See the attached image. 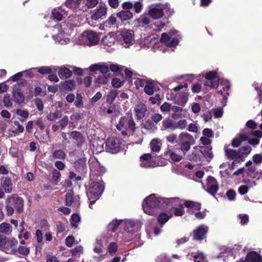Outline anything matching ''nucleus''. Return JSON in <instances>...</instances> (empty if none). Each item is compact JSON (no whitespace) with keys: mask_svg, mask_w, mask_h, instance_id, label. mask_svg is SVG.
I'll return each mask as SVG.
<instances>
[{"mask_svg":"<svg viewBox=\"0 0 262 262\" xmlns=\"http://www.w3.org/2000/svg\"><path fill=\"white\" fill-rule=\"evenodd\" d=\"M173 200L179 201V198H157L155 194H150L144 199L143 204L144 212L147 214L156 216L158 214L156 211L157 208H165Z\"/></svg>","mask_w":262,"mask_h":262,"instance_id":"obj_1","label":"nucleus"},{"mask_svg":"<svg viewBox=\"0 0 262 262\" xmlns=\"http://www.w3.org/2000/svg\"><path fill=\"white\" fill-rule=\"evenodd\" d=\"M251 147L249 146H242L237 150L228 149V146H225L226 157L228 159L233 160L232 164H234V162H244L245 158L251 152Z\"/></svg>","mask_w":262,"mask_h":262,"instance_id":"obj_2","label":"nucleus"},{"mask_svg":"<svg viewBox=\"0 0 262 262\" xmlns=\"http://www.w3.org/2000/svg\"><path fill=\"white\" fill-rule=\"evenodd\" d=\"M117 129L123 136L133 134L136 130V123L131 114H126L121 117L116 125Z\"/></svg>","mask_w":262,"mask_h":262,"instance_id":"obj_3","label":"nucleus"},{"mask_svg":"<svg viewBox=\"0 0 262 262\" xmlns=\"http://www.w3.org/2000/svg\"><path fill=\"white\" fill-rule=\"evenodd\" d=\"M18 243L17 240L14 237L9 238L4 235H0V250L7 254H16Z\"/></svg>","mask_w":262,"mask_h":262,"instance_id":"obj_4","label":"nucleus"},{"mask_svg":"<svg viewBox=\"0 0 262 262\" xmlns=\"http://www.w3.org/2000/svg\"><path fill=\"white\" fill-rule=\"evenodd\" d=\"M177 143L180 146V149L184 152H187L190 146L194 143V140L192 136L185 132L179 134L177 139Z\"/></svg>","mask_w":262,"mask_h":262,"instance_id":"obj_5","label":"nucleus"},{"mask_svg":"<svg viewBox=\"0 0 262 262\" xmlns=\"http://www.w3.org/2000/svg\"><path fill=\"white\" fill-rule=\"evenodd\" d=\"M104 186L101 183L93 181L87 189V195L89 200L98 199L102 194Z\"/></svg>","mask_w":262,"mask_h":262,"instance_id":"obj_6","label":"nucleus"},{"mask_svg":"<svg viewBox=\"0 0 262 262\" xmlns=\"http://www.w3.org/2000/svg\"><path fill=\"white\" fill-rule=\"evenodd\" d=\"M245 174L252 178L257 179L262 177V171H256L254 165H245V167L239 168L233 173V174L236 176Z\"/></svg>","mask_w":262,"mask_h":262,"instance_id":"obj_7","label":"nucleus"},{"mask_svg":"<svg viewBox=\"0 0 262 262\" xmlns=\"http://www.w3.org/2000/svg\"><path fill=\"white\" fill-rule=\"evenodd\" d=\"M79 39L82 40L81 43H86L89 46H94L99 42L100 37L96 32L87 30L82 33Z\"/></svg>","mask_w":262,"mask_h":262,"instance_id":"obj_8","label":"nucleus"},{"mask_svg":"<svg viewBox=\"0 0 262 262\" xmlns=\"http://www.w3.org/2000/svg\"><path fill=\"white\" fill-rule=\"evenodd\" d=\"M119 40L125 48L132 46L134 42V32L133 30L123 29L120 31Z\"/></svg>","mask_w":262,"mask_h":262,"instance_id":"obj_9","label":"nucleus"},{"mask_svg":"<svg viewBox=\"0 0 262 262\" xmlns=\"http://www.w3.org/2000/svg\"><path fill=\"white\" fill-rule=\"evenodd\" d=\"M176 33L177 31L175 30H171L169 34L164 33L162 34L161 37V41L164 43L166 46L169 47H173L176 46L179 43V35H177L175 37H172Z\"/></svg>","mask_w":262,"mask_h":262,"instance_id":"obj_10","label":"nucleus"},{"mask_svg":"<svg viewBox=\"0 0 262 262\" xmlns=\"http://www.w3.org/2000/svg\"><path fill=\"white\" fill-rule=\"evenodd\" d=\"M6 202L10 204L18 213L23 212L24 201L22 198L18 196L16 194H13L8 196Z\"/></svg>","mask_w":262,"mask_h":262,"instance_id":"obj_11","label":"nucleus"},{"mask_svg":"<svg viewBox=\"0 0 262 262\" xmlns=\"http://www.w3.org/2000/svg\"><path fill=\"white\" fill-rule=\"evenodd\" d=\"M163 8V6L160 4L151 5L148 7V14L154 19H160L164 15Z\"/></svg>","mask_w":262,"mask_h":262,"instance_id":"obj_12","label":"nucleus"},{"mask_svg":"<svg viewBox=\"0 0 262 262\" xmlns=\"http://www.w3.org/2000/svg\"><path fill=\"white\" fill-rule=\"evenodd\" d=\"M105 147L107 152L116 154L120 150V140L117 138H110L106 141Z\"/></svg>","mask_w":262,"mask_h":262,"instance_id":"obj_13","label":"nucleus"},{"mask_svg":"<svg viewBox=\"0 0 262 262\" xmlns=\"http://www.w3.org/2000/svg\"><path fill=\"white\" fill-rule=\"evenodd\" d=\"M205 190L212 196H215L219 190V186L216 180L212 176H209L206 180Z\"/></svg>","mask_w":262,"mask_h":262,"instance_id":"obj_14","label":"nucleus"},{"mask_svg":"<svg viewBox=\"0 0 262 262\" xmlns=\"http://www.w3.org/2000/svg\"><path fill=\"white\" fill-rule=\"evenodd\" d=\"M116 37L114 33H109L105 35L101 40L104 48L108 52H112L116 42Z\"/></svg>","mask_w":262,"mask_h":262,"instance_id":"obj_15","label":"nucleus"},{"mask_svg":"<svg viewBox=\"0 0 262 262\" xmlns=\"http://www.w3.org/2000/svg\"><path fill=\"white\" fill-rule=\"evenodd\" d=\"M90 178L92 180H99L106 171L105 168L101 165H90Z\"/></svg>","mask_w":262,"mask_h":262,"instance_id":"obj_16","label":"nucleus"},{"mask_svg":"<svg viewBox=\"0 0 262 262\" xmlns=\"http://www.w3.org/2000/svg\"><path fill=\"white\" fill-rule=\"evenodd\" d=\"M209 228L205 225H201L193 231V239L202 241L206 238Z\"/></svg>","mask_w":262,"mask_h":262,"instance_id":"obj_17","label":"nucleus"},{"mask_svg":"<svg viewBox=\"0 0 262 262\" xmlns=\"http://www.w3.org/2000/svg\"><path fill=\"white\" fill-rule=\"evenodd\" d=\"M205 78L207 81L205 82V85L216 89L219 84V78L214 71H210L206 73Z\"/></svg>","mask_w":262,"mask_h":262,"instance_id":"obj_18","label":"nucleus"},{"mask_svg":"<svg viewBox=\"0 0 262 262\" xmlns=\"http://www.w3.org/2000/svg\"><path fill=\"white\" fill-rule=\"evenodd\" d=\"M134 111L135 112L136 117L138 119L143 118L147 112V107L146 105L143 102H138L135 106Z\"/></svg>","mask_w":262,"mask_h":262,"instance_id":"obj_19","label":"nucleus"},{"mask_svg":"<svg viewBox=\"0 0 262 262\" xmlns=\"http://www.w3.org/2000/svg\"><path fill=\"white\" fill-rule=\"evenodd\" d=\"M159 89V88L157 83L155 81L148 78L145 84L144 91L146 94L151 95L154 94V92Z\"/></svg>","mask_w":262,"mask_h":262,"instance_id":"obj_20","label":"nucleus"},{"mask_svg":"<svg viewBox=\"0 0 262 262\" xmlns=\"http://www.w3.org/2000/svg\"><path fill=\"white\" fill-rule=\"evenodd\" d=\"M106 11V6L99 5L95 12L92 15L91 18L94 20L102 19L105 17Z\"/></svg>","mask_w":262,"mask_h":262,"instance_id":"obj_21","label":"nucleus"},{"mask_svg":"<svg viewBox=\"0 0 262 262\" xmlns=\"http://www.w3.org/2000/svg\"><path fill=\"white\" fill-rule=\"evenodd\" d=\"M12 182L10 178L3 177L1 181V187L6 193H10L12 190Z\"/></svg>","mask_w":262,"mask_h":262,"instance_id":"obj_22","label":"nucleus"},{"mask_svg":"<svg viewBox=\"0 0 262 262\" xmlns=\"http://www.w3.org/2000/svg\"><path fill=\"white\" fill-rule=\"evenodd\" d=\"M57 30L59 33L57 35H53V38L55 40L56 42H58L61 45H63L64 43H67L69 41V39H61L62 36V30H61V26L60 24H56L54 25L53 27V30L55 31Z\"/></svg>","mask_w":262,"mask_h":262,"instance_id":"obj_23","label":"nucleus"},{"mask_svg":"<svg viewBox=\"0 0 262 262\" xmlns=\"http://www.w3.org/2000/svg\"><path fill=\"white\" fill-rule=\"evenodd\" d=\"M82 4V0H67L65 5L69 8L72 9L74 12L81 11L80 5Z\"/></svg>","mask_w":262,"mask_h":262,"instance_id":"obj_24","label":"nucleus"},{"mask_svg":"<svg viewBox=\"0 0 262 262\" xmlns=\"http://www.w3.org/2000/svg\"><path fill=\"white\" fill-rule=\"evenodd\" d=\"M245 260L246 262H262V257L257 252L252 251L247 254Z\"/></svg>","mask_w":262,"mask_h":262,"instance_id":"obj_25","label":"nucleus"},{"mask_svg":"<svg viewBox=\"0 0 262 262\" xmlns=\"http://www.w3.org/2000/svg\"><path fill=\"white\" fill-rule=\"evenodd\" d=\"M168 129L171 130L176 129V121L170 119H164L162 122L161 130L162 131H165Z\"/></svg>","mask_w":262,"mask_h":262,"instance_id":"obj_26","label":"nucleus"},{"mask_svg":"<svg viewBox=\"0 0 262 262\" xmlns=\"http://www.w3.org/2000/svg\"><path fill=\"white\" fill-rule=\"evenodd\" d=\"M248 135V142L250 144L255 146L259 143V140L258 138L262 137V133L260 130L251 131L250 135L252 136L256 137L257 138L250 139V135Z\"/></svg>","mask_w":262,"mask_h":262,"instance_id":"obj_27","label":"nucleus"},{"mask_svg":"<svg viewBox=\"0 0 262 262\" xmlns=\"http://www.w3.org/2000/svg\"><path fill=\"white\" fill-rule=\"evenodd\" d=\"M172 217L173 213L172 212H169V213L164 212H161L157 217V221L161 227H162Z\"/></svg>","mask_w":262,"mask_h":262,"instance_id":"obj_28","label":"nucleus"},{"mask_svg":"<svg viewBox=\"0 0 262 262\" xmlns=\"http://www.w3.org/2000/svg\"><path fill=\"white\" fill-rule=\"evenodd\" d=\"M12 128L9 129L8 131L14 135H18L24 131V127L20 124L18 121L15 120L13 122Z\"/></svg>","mask_w":262,"mask_h":262,"instance_id":"obj_29","label":"nucleus"},{"mask_svg":"<svg viewBox=\"0 0 262 262\" xmlns=\"http://www.w3.org/2000/svg\"><path fill=\"white\" fill-rule=\"evenodd\" d=\"M116 16L121 21H124L133 18V13L130 10H122L117 13Z\"/></svg>","mask_w":262,"mask_h":262,"instance_id":"obj_30","label":"nucleus"},{"mask_svg":"<svg viewBox=\"0 0 262 262\" xmlns=\"http://www.w3.org/2000/svg\"><path fill=\"white\" fill-rule=\"evenodd\" d=\"M52 14L53 17L58 20H61L63 17L67 15V12L60 7L54 9L53 10Z\"/></svg>","mask_w":262,"mask_h":262,"instance_id":"obj_31","label":"nucleus"},{"mask_svg":"<svg viewBox=\"0 0 262 262\" xmlns=\"http://www.w3.org/2000/svg\"><path fill=\"white\" fill-rule=\"evenodd\" d=\"M166 159H171L172 161L178 162L182 159V156L177 155L171 149H168L165 152Z\"/></svg>","mask_w":262,"mask_h":262,"instance_id":"obj_32","label":"nucleus"},{"mask_svg":"<svg viewBox=\"0 0 262 262\" xmlns=\"http://www.w3.org/2000/svg\"><path fill=\"white\" fill-rule=\"evenodd\" d=\"M71 137L75 140L77 143V145L81 146L84 141V138L80 133L77 131L72 132L70 134Z\"/></svg>","mask_w":262,"mask_h":262,"instance_id":"obj_33","label":"nucleus"},{"mask_svg":"<svg viewBox=\"0 0 262 262\" xmlns=\"http://www.w3.org/2000/svg\"><path fill=\"white\" fill-rule=\"evenodd\" d=\"M184 205L188 209H194L195 210H200L201 209V203L195 202L192 201H185L184 203Z\"/></svg>","mask_w":262,"mask_h":262,"instance_id":"obj_34","label":"nucleus"},{"mask_svg":"<svg viewBox=\"0 0 262 262\" xmlns=\"http://www.w3.org/2000/svg\"><path fill=\"white\" fill-rule=\"evenodd\" d=\"M124 229L128 233H133L138 230V227L134 222L127 221L125 223Z\"/></svg>","mask_w":262,"mask_h":262,"instance_id":"obj_35","label":"nucleus"},{"mask_svg":"<svg viewBox=\"0 0 262 262\" xmlns=\"http://www.w3.org/2000/svg\"><path fill=\"white\" fill-rule=\"evenodd\" d=\"M171 111L172 112L171 114L172 119H177L181 117V113L183 111L182 107L172 105Z\"/></svg>","mask_w":262,"mask_h":262,"instance_id":"obj_36","label":"nucleus"},{"mask_svg":"<svg viewBox=\"0 0 262 262\" xmlns=\"http://www.w3.org/2000/svg\"><path fill=\"white\" fill-rule=\"evenodd\" d=\"M161 145V140L157 138L152 139L150 143L151 151L154 152H159L160 150Z\"/></svg>","mask_w":262,"mask_h":262,"instance_id":"obj_37","label":"nucleus"},{"mask_svg":"<svg viewBox=\"0 0 262 262\" xmlns=\"http://www.w3.org/2000/svg\"><path fill=\"white\" fill-rule=\"evenodd\" d=\"M211 149L212 147L210 146L205 147L202 149V153L204 154V156L207 159V162H210L213 157Z\"/></svg>","mask_w":262,"mask_h":262,"instance_id":"obj_38","label":"nucleus"},{"mask_svg":"<svg viewBox=\"0 0 262 262\" xmlns=\"http://www.w3.org/2000/svg\"><path fill=\"white\" fill-rule=\"evenodd\" d=\"M248 139V135L247 134H241L238 138H235L232 142V145L234 147L239 146L241 143L245 141Z\"/></svg>","mask_w":262,"mask_h":262,"instance_id":"obj_39","label":"nucleus"},{"mask_svg":"<svg viewBox=\"0 0 262 262\" xmlns=\"http://www.w3.org/2000/svg\"><path fill=\"white\" fill-rule=\"evenodd\" d=\"M136 20L138 24L142 27L147 25L150 23L149 17L144 14L140 15Z\"/></svg>","mask_w":262,"mask_h":262,"instance_id":"obj_40","label":"nucleus"},{"mask_svg":"<svg viewBox=\"0 0 262 262\" xmlns=\"http://www.w3.org/2000/svg\"><path fill=\"white\" fill-rule=\"evenodd\" d=\"M16 114L19 117L18 119L21 122H25L29 117V112L27 111L17 109L16 110Z\"/></svg>","mask_w":262,"mask_h":262,"instance_id":"obj_41","label":"nucleus"},{"mask_svg":"<svg viewBox=\"0 0 262 262\" xmlns=\"http://www.w3.org/2000/svg\"><path fill=\"white\" fill-rule=\"evenodd\" d=\"M12 232L11 225L7 223H3L0 224V233L9 235Z\"/></svg>","mask_w":262,"mask_h":262,"instance_id":"obj_42","label":"nucleus"},{"mask_svg":"<svg viewBox=\"0 0 262 262\" xmlns=\"http://www.w3.org/2000/svg\"><path fill=\"white\" fill-rule=\"evenodd\" d=\"M184 204H179L177 207L173 208V215L174 214L176 216H182L184 215Z\"/></svg>","mask_w":262,"mask_h":262,"instance_id":"obj_43","label":"nucleus"},{"mask_svg":"<svg viewBox=\"0 0 262 262\" xmlns=\"http://www.w3.org/2000/svg\"><path fill=\"white\" fill-rule=\"evenodd\" d=\"M62 116V113L60 111L56 110L54 112H50L47 116V118L51 121H54L60 118Z\"/></svg>","mask_w":262,"mask_h":262,"instance_id":"obj_44","label":"nucleus"},{"mask_svg":"<svg viewBox=\"0 0 262 262\" xmlns=\"http://www.w3.org/2000/svg\"><path fill=\"white\" fill-rule=\"evenodd\" d=\"M123 222L122 220H118L117 219H115L112 221L108 225V229L110 231L112 232H114L117 229L119 225Z\"/></svg>","mask_w":262,"mask_h":262,"instance_id":"obj_45","label":"nucleus"},{"mask_svg":"<svg viewBox=\"0 0 262 262\" xmlns=\"http://www.w3.org/2000/svg\"><path fill=\"white\" fill-rule=\"evenodd\" d=\"M148 79V78H138L136 79L134 83H135L136 88L137 89H139L140 88H144L145 84L146 83V82H147Z\"/></svg>","mask_w":262,"mask_h":262,"instance_id":"obj_46","label":"nucleus"},{"mask_svg":"<svg viewBox=\"0 0 262 262\" xmlns=\"http://www.w3.org/2000/svg\"><path fill=\"white\" fill-rule=\"evenodd\" d=\"M119 91L116 90H113L110 91L107 96V102L112 103L115 99L118 97Z\"/></svg>","mask_w":262,"mask_h":262,"instance_id":"obj_47","label":"nucleus"},{"mask_svg":"<svg viewBox=\"0 0 262 262\" xmlns=\"http://www.w3.org/2000/svg\"><path fill=\"white\" fill-rule=\"evenodd\" d=\"M80 221V217L79 215L76 213H73L71 217V224L73 228H77L78 225L77 223L79 222Z\"/></svg>","mask_w":262,"mask_h":262,"instance_id":"obj_48","label":"nucleus"},{"mask_svg":"<svg viewBox=\"0 0 262 262\" xmlns=\"http://www.w3.org/2000/svg\"><path fill=\"white\" fill-rule=\"evenodd\" d=\"M3 98L4 107L9 108L12 106V102L11 99L10 95L6 94L4 95Z\"/></svg>","mask_w":262,"mask_h":262,"instance_id":"obj_49","label":"nucleus"},{"mask_svg":"<svg viewBox=\"0 0 262 262\" xmlns=\"http://www.w3.org/2000/svg\"><path fill=\"white\" fill-rule=\"evenodd\" d=\"M99 0H82V4L84 5L87 8H92L96 6Z\"/></svg>","mask_w":262,"mask_h":262,"instance_id":"obj_50","label":"nucleus"},{"mask_svg":"<svg viewBox=\"0 0 262 262\" xmlns=\"http://www.w3.org/2000/svg\"><path fill=\"white\" fill-rule=\"evenodd\" d=\"M72 72L67 68H62L59 71V75L62 77L68 78L72 75Z\"/></svg>","mask_w":262,"mask_h":262,"instance_id":"obj_51","label":"nucleus"},{"mask_svg":"<svg viewBox=\"0 0 262 262\" xmlns=\"http://www.w3.org/2000/svg\"><path fill=\"white\" fill-rule=\"evenodd\" d=\"M62 86L66 90L70 91L75 88V83L73 80H68L62 83Z\"/></svg>","mask_w":262,"mask_h":262,"instance_id":"obj_52","label":"nucleus"},{"mask_svg":"<svg viewBox=\"0 0 262 262\" xmlns=\"http://www.w3.org/2000/svg\"><path fill=\"white\" fill-rule=\"evenodd\" d=\"M13 97L15 102L20 104L24 101V97L20 92L13 93Z\"/></svg>","mask_w":262,"mask_h":262,"instance_id":"obj_53","label":"nucleus"},{"mask_svg":"<svg viewBox=\"0 0 262 262\" xmlns=\"http://www.w3.org/2000/svg\"><path fill=\"white\" fill-rule=\"evenodd\" d=\"M165 26V23L162 21H156L151 24L150 27L154 31H160Z\"/></svg>","mask_w":262,"mask_h":262,"instance_id":"obj_54","label":"nucleus"},{"mask_svg":"<svg viewBox=\"0 0 262 262\" xmlns=\"http://www.w3.org/2000/svg\"><path fill=\"white\" fill-rule=\"evenodd\" d=\"M176 129H185L187 126V122L185 119H181L177 122L176 121Z\"/></svg>","mask_w":262,"mask_h":262,"instance_id":"obj_55","label":"nucleus"},{"mask_svg":"<svg viewBox=\"0 0 262 262\" xmlns=\"http://www.w3.org/2000/svg\"><path fill=\"white\" fill-rule=\"evenodd\" d=\"M221 84L224 86L223 88V91L222 90H219L217 91L218 93L220 94L221 95H223V94L225 92L227 94H228V91L230 89V84L229 81L227 80H224L221 83Z\"/></svg>","mask_w":262,"mask_h":262,"instance_id":"obj_56","label":"nucleus"},{"mask_svg":"<svg viewBox=\"0 0 262 262\" xmlns=\"http://www.w3.org/2000/svg\"><path fill=\"white\" fill-rule=\"evenodd\" d=\"M66 156L65 152L61 149L56 150L53 154V158L58 159H63L65 158Z\"/></svg>","mask_w":262,"mask_h":262,"instance_id":"obj_57","label":"nucleus"},{"mask_svg":"<svg viewBox=\"0 0 262 262\" xmlns=\"http://www.w3.org/2000/svg\"><path fill=\"white\" fill-rule=\"evenodd\" d=\"M172 170L173 172L178 174H184L185 170L181 165H172Z\"/></svg>","mask_w":262,"mask_h":262,"instance_id":"obj_58","label":"nucleus"},{"mask_svg":"<svg viewBox=\"0 0 262 262\" xmlns=\"http://www.w3.org/2000/svg\"><path fill=\"white\" fill-rule=\"evenodd\" d=\"M75 105L77 107L81 108L83 107L82 97L80 94H77L76 95Z\"/></svg>","mask_w":262,"mask_h":262,"instance_id":"obj_59","label":"nucleus"},{"mask_svg":"<svg viewBox=\"0 0 262 262\" xmlns=\"http://www.w3.org/2000/svg\"><path fill=\"white\" fill-rule=\"evenodd\" d=\"M66 205L68 206H71L74 202L73 193L69 192L66 195Z\"/></svg>","mask_w":262,"mask_h":262,"instance_id":"obj_60","label":"nucleus"},{"mask_svg":"<svg viewBox=\"0 0 262 262\" xmlns=\"http://www.w3.org/2000/svg\"><path fill=\"white\" fill-rule=\"evenodd\" d=\"M226 195L229 201H234L235 199L236 192L233 189H229L227 191Z\"/></svg>","mask_w":262,"mask_h":262,"instance_id":"obj_61","label":"nucleus"},{"mask_svg":"<svg viewBox=\"0 0 262 262\" xmlns=\"http://www.w3.org/2000/svg\"><path fill=\"white\" fill-rule=\"evenodd\" d=\"M118 249L117 245L116 243L111 242L108 246V251L110 253H115Z\"/></svg>","mask_w":262,"mask_h":262,"instance_id":"obj_62","label":"nucleus"},{"mask_svg":"<svg viewBox=\"0 0 262 262\" xmlns=\"http://www.w3.org/2000/svg\"><path fill=\"white\" fill-rule=\"evenodd\" d=\"M172 105L167 102H164L160 106V110L163 112H168L171 111Z\"/></svg>","mask_w":262,"mask_h":262,"instance_id":"obj_63","label":"nucleus"},{"mask_svg":"<svg viewBox=\"0 0 262 262\" xmlns=\"http://www.w3.org/2000/svg\"><path fill=\"white\" fill-rule=\"evenodd\" d=\"M16 249L17 252L24 255H27L29 253V249L25 246H19Z\"/></svg>","mask_w":262,"mask_h":262,"instance_id":"obj_64","label":"nucleus"}]
</instances>
